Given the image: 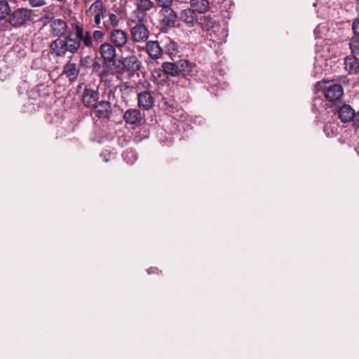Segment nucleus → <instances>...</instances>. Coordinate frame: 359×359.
<instances>
[{
  "mask_svg": "<svg viewBox=\"0 0 359 359\" xmlns=\"http://www.w3.org/2000/svg\"><path fill=\"white\" fill-rule=\"evenodd\" d=\"M73 34L69 33L64 39L58 38L52 42L50 48L57 56H64L67 52L76 53L80 48L79 39L73 38Z\"/></svg>",
  "mask_w": 359,
  "mask_h": 359,
  "instance_id": "nucleus-1",
  "label": "nucleus"
},
{
  "mask_svg": "<svg viewBox=\"0 0 359 359\" xmlns=\"http://www.w3.org/2000/svg\"><path fill=\"white\" fill-rule=\"evenodd\" d=\"M137 88L139 90L137 93L138 107L144 110L150 109L154 103V99L150 92V83L147 81L139 82Z\"/></svg>",
  "mask_w": 359,
  "mask_h": 359,
  "instance_id": "nucleus-2",
  "label": "nucleus"
},
{
  "mask_svg": "<svg viewBox=\"0 0 359 359\" xmlns=\"http://www.w3.org/2000/svg\"><path fill=\"white\" fill-rule=\"evenodd\" d=\"M320 88H323L325 99L338 105L341 104L342 97L344 95V89L341 85L332 83L330 82H323L318 83Z\"/></svg>",
  "mask_w": 359,
  "mask_h": 359,
  "instance_id": "nucleus-3",
  "label": "nucleus"
},
{
  "mask_svg": "<svg viewBox=\"0 0 359 359\" xmlns=\"http://www.w3.org/2000/svg\"><path fill=\"white\" fill-rule=\"evenodd\" d=\"M33 11L31 9L18 8L10 15L8 21L13 27H20L32 20Z\"/></svg>",
  "mask_w": 359,
  "mask_h": 359,
  "instance_id": "nucleus-4",
  "label": "nucleus"
},
{
  "mask_svg": "<svg viewBox=\"0 0 359 359\" xmlns=\"http://www.w3.org/2000/svg\"><path fill=\"white\" fill-rule=\"evenodd\" d=\"M111 43L118 49L121 53L130 50V47L127 46L128 35L127 33L119 29H113L109 34Z\"/></svg>",
  "mask_w": 359,
  "mask_h": 359,
  "instance_id": "nucleus-5",
  "label": "nucleus"
},
{
  "mask_svg": "<svg viewBox=\"0 0 359 359\" xmlns=\"http://www.w3.org/2000/svg\"><path fill=\"white\" fill-rule=\"evenodd\" d=\"M121 64L127 72H133L140 69L141 62L136 57L133 49L130 48V50L121 53Z\"/></svg>",
  "mask_w": 359,
  "mask_h": 359,
  "instance_id": "nucleus-6",
  "label": "nucleus"
},
{
  "mask_svg": "<svg viewBox=\"0 0 359 359\" xmlns=\"http://www.w3.org/2000/svg\"><path fill=\"white\" fill-rule=\"evenodd\" d=\"M107 10L101 0H96L93 3L86 13L88 16H93L95 23L99 25L101 22V18L106 17Z\"/></svg>",
  "mask_w": 359,
  "mask_h": 359,
  "instance_id": "nucleus-7",
  "label": "nucleus"
},
{
  "mask_svg": "<svg viewBox=\"0 0 359 359\" xmlns=\"http://www.w3.org/2000/svg\"><path fill=\"white\" fill-rule=\"evenodd\" d=\"M136 9L134 11L135 20L144 22L146 20V13L150 11L154 4L151 0H135Z\"/></svg>",
  "mask_w": 359,
  "mask_h": 359,
  "instance_id": "nucleus-8",
  "label": "nucleus"
},
{
  "mask_svg": "<svg viewBox=\"0 0 359 359\" xmlns=\"http://www.w3.org/2000/svg\"><path fill=\"white\" fill-rule=\"evenodd\" d=\"M143 22H138L131 28V37L135 42H144L149 37V32Z\"/></svg>",
  "mask_w": 359,
  "mask_h": 359,
  "instance_id": "nucleus-9",
  "label": "nucleus"
},
{
  "mask_svg": "<svg viewBox=\"0 0 359 359\" xmlns=\"http://www.w3.org/2000/svg\"><path fill=\"white\" fill-rule=\"evenodd\" d=\"M100 94L97 90L86 88L82 94V102L88 109L95 106L99 100Z\"/></svg>",
  "mask_w": 359,
  "mask_h": 359,
  "instance_id": "nucleus-10",
  "label": "nucleus"
},
{
  "mask_svg": "<svg viewBox=\"0 0 359 359\" xmlns=\"http://www.w3.org/2000/svg\"><path fill=\"white\" fill-rule=\"evenodd\" d=\"M99 52L104 62H114L116 57V47L110 43H102L100 46Z\"/></svg>",
  "mask_w": 359,
  "mask_h": 359,
  "instance_id": "nucleus-11",
  "label": "nucleus"
},
{
  "mask_svg": "<svg viewBox=\"0 0 359 359\" xmlns=\"http://www.w3.org/2000/svg\"><path fill=\"white\" fill-rule=\"evenodd\" d=\"M92 109H95L96 116L99 118H108L111 113V103L106 100H98Z\"/></svg>",
  "mask_w": 359,
  "mask_h": 359,
  "instance_id": "nucleus-12",
  "label": "nucleus"
},
{
  "mask_svg": "<svg viewBox=\"0 0 359 359\" xmlns=\"http://www.w3.org/2000/svg\"><path fill=\"white\" fill-rule=\"evenodd\" d=\"M338 118L342 123H348L351 121L355 116V110L352 107L347 104L337 105Z\"/></svg>",
  "mask_w": 359,
  "mask_h": 359,
  "instance_id": "nucleus-13",
  "label": "nucleus"
},
{
  "mask_svg": "<svg viewBox=\"0 0 359 359\" xmlns=\"http://www.w3.org/2000/svg\"><path fill=\"white\" fill-rule=\"evenodd\" d=\"M161 14L163 18L161 19V24L168 27H175L176 19L177 18V13L170 8H164L161 11Z\"/></svg>",
  "mask_w": 359,
  "mask_h": 359,
  "instance_id": "nucleus-14",
  "label": "nucleus"
},
{
  "mask_svg": "<svg viewBox=\"0 0 359 359\" xmlns=\"http://www.w3.org/2000/svg\"><path fill=\"white\" fill-rule=\"evenodd\" d=\"M145 49L149 57L152 59L161 57L163 51L157 41H149L146 43Z\"/></svg>",
  "mask_w": 359,
  "mask_h": 359,
  "instance_id": "nucleus-15",
  "label": "nucleus"
},
{
  "mask_svg": "<svg viewBox=\"0 0 359 359\" xmlns=\"http://www.w3.org/2000/svg\"><path fill=\"white\" fill-rule=\"evenodd\" d=\"M73 27L76 30V38L79 39V41L81 43V41H82L86 46L92 47L93 39L90 33L86 32L84 34L82 25L79 24H74Z\"/></svg>",
  "mask_w": 359,
  "mask_h": 359,
  "instance_id": "nucleus-16",
  "label": "nucleus"
},
{
  "mask_svg": "<svg viewBox=\"0 0 359 359\" xmlns=\"http://www.w3.org/2000/svg\"><path fill=\"white\" fill-rule=\"evenodd\" d=\"M356 55L351 53L350 55L346 56L344 59L345 69L349 74L359 72V60Z\"/></svg>",
  "mask_w": 359,
  "mask_h": 359,
  "instance_id": "nucleus-17",
  "label": "nucleus"
},
{
  "mask_svg": "<svg viewBox=\"0 0 359 359\" xmlns=\"http://www.w3.org/2000/svg\"><path fill=\"white\" fill-rule=\"evenodd\" d=\"M123 119L128 124L135 125L141 122L142 116L138 109H130L125 112Z\"/></svg>",
  "mask_w": 359,
  "mask_h": 359,
  "instance_id": "nucleus-18",
  "label": "nucleus"
},
{
  "mask_svg": "<svg viewBox=\"0 0 359 359\" xmlns=\"http://www.w3.org/2000/svg\"><path fill=\"white\" fill-rule=\"evenodd\" d=\"M52 34L55 36L64 35L67 30V25L65 21L62 19H55L50 24Z\"/></svg>",
  "mask_w": 359,
  "mask_h": 359,
  "instance_id": "nucleus-19",
  "label": "nucleus"
},
{
  "mask_svg": "<svg viewBox=\"0 0 359 359\" xmlns=\"http://www.w3.org/2000/svg\"><path fill=\"white\" fill-rule=\"evenodd\" d=\"M161 67L162 71L165 75L173 77L180 76V70L177 69L176 62H165L162 64Z\"/></svg>",
  "mask_w": 359,
  "mask_h": 359,
  "instance_id": "nucleus-20",
  "label": "nucleus"
},
{
  "mask_svg": "<svg viewBox=\"0 0 359 359\" xmlns=\"http://www.w3.org/2000/svg\"><path fill=\"white\" fill-rule=\"evenodd\" d=\"M180 19L186 24L194 25L197 21V15L195 11L187 8L182 11Z\"/></svg>",
  "mask_w": 359,
  "mask_h": 359,
  "instance_id": "nucleus-21",
  "label": "nucleus"
},
{
  "mask_svg": "<svg viewBox=\"0 0 359 359\" xmlns=\"http://www.w3.org/2000/svg\"><path fill=\"white\" fill-rule=\"evenodd\" d=\"M191 6L199 13H204L209 8V2L208 0H191Z\"/></svg>",
  "mask_w": 359,
  "mask_h": 359,
  "instance_id": "nucleus-22",
  "label": "nucleus"
},
{
  "mask_svg": "<svg viewBox=\"0 0 359 359\" xmlns=\"http://www.w3.org/2000/svg\"><path fill=\"white\" fill-rule=\"evenodd\" d=\"M63 74L68 77L73 76L75 79L79 74V69L76 63L68 62L63 68Z\"/></svg>",
  "mask_w": 359,
  "mask_h": 359,
  "instance_id": "nucleus-23",
  "label": "nucleus"
},
{
  "mask_svg": "<svg viewBox=\"0 0 359 359\" xmlns=\"http://www.w3.org/2000/svg\"><path fill=\"white\" fill-rule=\"evenodd\" d=\"M180 75H187L191 72V64L186 60H180L176 62Z\"/></svg>",
  "mask_w": 359,
  "mask_h": 359,
  "instance_id": "nucleus-24",
  "label": "nucleus"
},
{
  "mask_svg": "<svg viewBox=\"0 0 359 359\" xmlns=\"http://www.w3.org/2000/svg\"><path fill=\"white\" fill-rule=\"evenodd\" d=\"M178 48L179 46L176 42L174 41H170L169 43L165 46L163 51L165 53V54L172 57H175L179 53Z\"/></svg>",
  "mask_w": 359,
  "mask_h": 359,
  "instance_id": "nucleus-25",
  "label": "nucleus"
},
{
  "mask_svg": "<svg viewBox=\"0 0 359 359\" xmlns=\"http://www.w3.org/2000/svg\"><path fill=\"white\" fill-rule=\"evenodd\" d=\"M349 48L353 54H359V38L353 36L349 41Z\"/></svg>",
  "mask_w": 359,
  "mask_h": 359,
  "instance_id": "nucleus-26",
  "label": "nucleus"
},
{
  "mask_svg": "<svg viewBox=\"0 0 359 359\" xmlns=\"http://www.w3.org/2000/svg\"><path fill=\"white\" fill-rule=\"evenodd\" d=\"M10 6L5 1H0V20L4 19L10 13Z\"/></svg>",
  "mask_w": 359,
  "mask_h": 359,
  "instance_id": "nucleus-27",
  "label": "nucleus"
},
{
  "mask_svg": "<svg viewBox=\"0 0 359 359\" xmlns=\"http://www.w3.org/2000/svg\"><path fill=\"white\" fill-rule=\"evenodd\" d=\"M123 158L128 163H133L137 159V155L133 150L126 151L123 154Z\"/></svg>",
  "mask_w": 359,
  "mask_h": 359,
  "instance_id": "nucleus-28",
  "label": "nucleus"
},
{
  "mask_svg": "<svg viewBox=\"0 0 359 359\" xmlns=\"http://www.w3.org/2000/svg\"><path fill=\"white\" fill-rule=\"evenodd\" d=\"M155 1L158 6L161 7L162 9H164L170 8L173 0H155Z\"/></svg>",
  "mask_w": 359,
  "mask_h": 359,
  "instance_id": "nucleus-29",
  "label": "nucleus"
},
{
  "mask_svg": "<svg viewBox=\"0 0 359 359\" xmlns=\"http://www.w3.org/2000/svg\"><path fill=\"white\" fill-rule=\"evenodd\" d=\"M352 30L353 32V36L359 38V18H355L352 23Z\"/></svg>",
  "mask_w": 359,
  "mask_h": 359,
  "instance_id": "nucleus-30",
  "label": "nucleus"
},
{
  "mask_svg": "<svg viewBox=\"0 0 359 359\" xmlns=\"http://www.w3.org/2000/svg\"><path fill=\"white\" fill-rule=\"evenodd\" d=\"M109 20L111 22V24L114 26V27H116L118 25V17L116 15H115L114 13H111L109 14Z\"/></svg>",
  "mask_w": 359,
  "mask_h": 359,
  "instance_id": "nucleus-31",
  "label": "nucleus"
},
{
  "mask_svg": "<svg viewBox=\"0 0 359 359\" xmlns=\"http://www.w3.org/2000/svg\"><path fill=\"white\" fill-rule=\"evenodd\" d=\"M93 39L96 41L101 40L104 36V33L102 31L96 30L93 34Z\"/></svg>",
  "mask_w": 359,
  "mask_h": 359,
  "instance_id": "nucleus-32",
  "label": "nucleus"
},
{
  "mask_svg": "<svg viewBox=\"0 0 359 359\" xmlns=\"http://www.w3.org/2000/svg\"><path fill=\"white\" fill-rule=\"evenodd\" d=\"M353 126L355 128H359V112H355L354 118L351 120Z\"/></svg>",
  "mask_w": 359,
  "mask_h": 359,
  "instance_id": "nucleus-33",
  "label": "nucleus"
},
{
  "mask_svg": "<svg viewBox=\"0 0 359 359\" xmlns=\"http://www.w3.org/2000/svg\"><path fill=\"white\" fill-rule=\"evenodd\" d=\"M162 75V72L160 69L155 70L153 72V77L155 80L158 81V78H160Z\"/></svg>",
  "mask_w": 359,
  "mask_h": 359,
  "instance_id": "nucleus-34",
  "label": "nucleus"
},
{
  "mask_svg": "<svg viewBox=\"0 0 359 359\" xmlns=\"http://www.w3.org/2000/svg\"><path fill=\"white\" fill-rule=\"evenodd\" d=\"M216 28H217V32L220 31V28L219 27H216ZM221 32L222 34V37H226L227 36V34L226 33V32L224 31V29L223 28L221 29Z\"/></svg>",
  "mask_w": 359,
  "mask_h": 359,
  "instance_id": "nucleus-35",
  "label": "nucleus"
},
{
  "mask_svg": "<svg viewBox=\"0 0 359 359\" xmlns=\"http://www.w3.org/2000/svg\"><path fill=\"white\" fill-rule=\"evenodd\" d=\"M211 40L217 41L218 43L222 42V39H221L220 37H217V36H216L215 38H211Z\"/></svg>",
  "mask_w": 359,
  "mask_h": 359,
  "instance_id": "nucleus-36",
  "label": "nucleus"
},
{
  "mask_svg": "<svg viewBox=\"0 0 359 359\" xmlns=\"http://www.w3.org/2000/svg\"><path fill=\"white\" fill-rule=\"evenodd\" d=\"M356 11H357L358 14L359 15V5L357 6Z\"/></svg>",
  "mask_w": 359,
  "mask_h": 359,
  "instance_id": "nucleus-37",
  "label": "nucleus"
},
{
  "mask_svg": "<svg viewBox=\"0 0 359 359\" xmlns=\"http://www.w3.org/2000/svg\"><path fill=\"white\" fill-rule=\"evenodd\" d=\"M57 1H60V2H63V1H65V0H57Z\"/></svg>",
  "mask_w": 359,
  "mask_h": 359,
  "instance_id": "nucleus-38",
  "label": "nucleus"
},
{
  "mask_svg": "<svg viewBox=\"0 0 359 359\" xmlns=\"http://www.w3.org/2000/svg\"><path fill=\"white\" fill-rule=\"evenodd\" d=\"M151 269L148 270V273H151Z\"/></svg>",
  "mask_w": 359,
  "mask_h": 359,
  "instance_id": "nucleus-39",
  "label": "nucleus"
}]
</instances>
